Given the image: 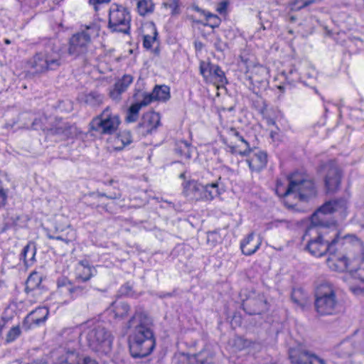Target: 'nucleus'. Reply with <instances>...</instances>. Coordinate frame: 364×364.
<instances>
[{
    "label": "nucleus",
    "mask_w": 364,
    "mask_h": 364,
    "mask_svg": "<svg viewBox=\"0 0 364 364\" xmlns=\"http://www.w3.org/2000/svg\"><path fill=\"white\" fill-rule=\"evenodd\" d=\"M218 234L217 231H212L208 232V242H210L211 240L213 241V245H214L218 241Z\"/></svg>",
    "instance_id": "obj_48"
},
{
    "label": "nucleus",
    "mask_w": 364,
    "mask_h": 364,
    "mask_svg": "<svg viewBox=\"0 0 364 364\" xmlns=\"http://www.w3.org/2000/svg\"><path fill=\"white\" fill-rule=\"evenodd\" d=\"M151 318L143 312H136L129 321L132 328L129 336V351L133 358H144L154 349L156 340L151 327Z\"/></svg>",
    "instance_id": "obj_2"
},
{
    "label": "nucleus",
    "mask_w": 364,
    "mask_h": 364,
    "mask_svg": "<svg viewBox=\"0 0 364 364\" xmlns=\"http://www.w3.org/2000/svg\"><path fill=\"white\" fill-rule=\"evenodd\" d=\"M242 306L243 309L250 315L260 314L267 310V301L262 294L250 296Z\"/></svg>",
    "instance_id": "obj_15"
},
{
    "label": "nucleus",
    "mask_w": 364,
    "mask_h": 364,
    "mask_svg": "<svg viewBox=\"0 0 364 364\" xmlns=\"http://www.w3.org/2000/svg\"><path fill=\"white\" fill-rule=\"evenodd\" d=\"M141 107L139 103L136 102L132 105L128 109L126 121L128 122H135L138 118L139 112Z\"/></svg>",
    "instance_id": "obj_37"
},
{
    "label": "nucleus",
    "mask_w": 364,
    "mask_h": 364,
    "mask_svg": "<svg viewBox=\"0 0 364 364\" xmlns=\"http://www.w3.org/2000/svg\"><path fill=\"white\" fill-rule=\"evenodd\" d=\"M132 82L133 77L132 75H124L121 79L114 83V87L110 89L109 92L110 98L115 102H119L122 94L127 90Z\"/></svg>",
    "instance_id": "obj_17"
},
{
    "label": "nucleus",
    "mask_w": 364,
    "mask_h": 364,
    "mask_svg": "<svg viewBox=\"0 0 364 364\" xmlns=\"http://www.w3.org/2000/svg\"><path fill=\"white\" fill-rule=\"evenodd\" d=\"M261 242L255 240L253 233H250L244 239L240 244V248L242 253L245 255H252L259 247Z\"/></svg>",
    "instance_id": "obj_23"
},
{
    "label": "nucleus",
    "mask_w": 364,
    "mask_h": 364,
    "mask_svg": "<svg viewBox=\"0 0 364 364\" xmlns=\"http://www.w3.org/2000/svg\"><path fill=\"white\" fill-rule=\"evenodd\" d=\"M279 223H287V221L283 220H276L274 222H273V225H274L275 226H278Z\"/></svg>",
    "instance_id": "obj_58"
},
{
    "label": "nucleus",
    "mask_w": 364,
    "mask_h": 364,
    "mask_svg": "<svg viewBox=\"0 0 364 364\" xmlns=\"http://www.w3.org/2000/svg\"><path fill=\"white\" fill-rule=\"evenodd\" d=\"M229 134L231 136H235L238 138L240 136L239 132H237L235 128H230L229 130Z\"/></svg>",
    "instance_id": "obj_53"
},
{
    "label": "nucleus",
    "mask_w": 364,
    "mask_h": 364,
    "mask_svg": "<svg viewBox=\"0 0 364 364\" xmlns=\"http://www.w3.org/2000/svg\"><path fill=\"white\" fill-rule=\"evenodd\" d=\"M122 291L123 294H125L128 296L131 295V287H129L128 284H126L124 285L122 288Z\"/></svg>",
    "instance_id": "obj_52"
},
{
    "label": "nucleus",
    "mask_w": 364,
    "mask_h": 364,
    "mask_svg": "<svg viewBox=\"0 0 364 364\" xmlns=\"http://www.w3.org/2000/svg\"><path fill=\"white\" fill-rule=\"evenodd\" d=\"M79 100L81 102L87 106L97 107L103 103L104 95L97 91L93 90L89 92L82 93L79 96Z\"/></svg>",
    "instance_id": "obj_21"
},
{
    "label": "nucleus",
    "mask_w": 364,
    "mask_h": 364,
    "mask_svg": "<svg viewBox=\"0 0 364 364\" xmlns=\"http://www.w3.org/2000/svg\"><path fill=\"white\" fill-rule=\"evenodd\" d=\"M100 27L97 23L82 25L80 30L69 40L68 54L75 58L82 57L88 61L92 55V39L99 35Z\"/></svg>",
    "instance_id": "obj_3"
},
{
    "label": "nucleus",
    "mask_w": 364,
    "mask_h": 364,
    "mask_svg": "<svg viewBox=\"0 0 364 364\" xmlns=\"http://www.w3.org/2000/svg\"><path fill=\"white\" fill-rule=\"evenodd\" d=\"M148 28L151 31L153 36L151 35H144L143 45L144 48L149 49L152 47L153 43L156 40V36L158 35L156 28L155 25L151 23L149 25Z\"/></svg>",
    "instance_id": "obj_36"
},
{
    "label": "nucleus",
    "mask_w": 364,
    "mask_h": 364,
    "mask_svg": "<svg viewBox=\"0 0 364 364\" xmlns=\"http://www.w3.org/2000/svg\"><path fill=\"white\" fill-rule=\"evenodd\" d=\"M163 5L166 9L171 11V16H176L181 13L180 0H168Z\"/></svg>",
    "instance_id": "obj_38"
},
{
    "label": "nucleus",
    "mask_w": 364,
    "mask_h": 364,
    "mask_svg": "<svg viewBox=\"0 0 364 364\" xmlns=\"http://www.w3.org/2000/svg\"><path fill=\"white\" fill-rule=\"evenodd\" d=\"M6 201L2 200L0 199V209L4 208L6 205Z\"/></svg>",
    "instance_id": "obj_61"
},
{
    "label": "nucleus",
    "mask_w": 364,
    "mask_h": 364,
    "mask_svg": "<svg viewBox=\"0 0 364 364\" xmlns=\"http://www.w3.org/2000/svg\"><path fill=\"white\" fill-rule=\"evenodd\" d=\"M131 20V14L127 8L115 3L110 6L107 28L111 32L129 33Z\"/></svg>",
    "instance_id": "obj_8"
},
{
    "label": "nucleus",
    "mask_w": 364,
    "mask_h": 364,
    "mask_svg": "<svg viewBox=\"0 0 364 364\" xmlns=\"http://www.w3.org/2000/svg\"><path fill=\"white\" fill-rule=\"evenodd\" d=\"M200 73L207 81H214L220 84L227 82L225 73L218 65L201 61L200 63Z\"/></svg>",
    "instance_id": "obj_13"
},
{
    "label": "nucleus",
    "mask_w": 364,
    "mask_h": 364,
    "mask_svg": "<svg viewBox=\"0 0 364 364\" xmlns=\"http://www.w3.org/2000/svg\"><path fill=\"white\" fill-rule=\"evenodd\" d=\"M153 96L155 100L166 101L169 100L170 88L167 85H156L152 91Z\"/></svg>",
    "instance_id": "obj_28"
},
{
    "label": "nucleus",
    "mask_w": 364,
    "mask_h": 364,
    "mask_svg": "<svg viewBox=\"0 0 364 364\" xmlns=\"http://www.w3.org/2000/svg\"><path fill=\"white\" fill-rule=\"evenodd\" d=\"M62 65V53L56 46H48L41 52L37 53L28 61V66L33 73H43L57 70Z\"/></svg>",
    "instance_id": "obj_6"
},
{
    "label": "nucleus",
    "mask_w": 364,
    "mask_h": 364,
    "mask_svg": "<svg viewBox=\"0 0 364 364\" xmlns=\"http://www.w3.org/2000/svg\"><path fill=\"white\" fill-rule=\"evenodd\" d=\"M326 171L325 186L328 192H335L339 187L341 173L335 161H329L324 166Z\"/></svg>",
    "instance_id": "obj_12"
},
{
    "label": "nucleus",
    "mask_w": 364,
    "mask_h": 364,
    "mask_svg": "<svg viewBox=\"0 0 364 364\" xmlns=\"http://www.w3.org/2000/svg\"><path fill=\"white\" fill-rule=\"evenodd\" d=\"M289 358L291 364H326L323 358L301 346L289 348Z\"/></svg>",
    "instance_id": "obj_11"
},
{
    "label": "nucleus",
    "mask_w": 364,
    "mask_h": 364,
    "mask_svg": "<svg viewBox=\"0 0 364 364\" xmlns=\"http://www.w3.org/2000/svg\"><path fill=\"white\" fill-rule=\"evenodd\" d=\"M180 177L181 178H184L185 177V173H181Z\"/></svg>",
    "instance_id": "obj_64"
},
{
    "label": "nucleus",
    "mask_w": 364,
    "mask_h": 364,
    "mask_svg": "<svg viewBox=\"0 0 364 364\" xmlns=\"http://www.w3.org/2000/svg\"><path fill=\"white\" fill-rule=\"evenodd\" d=\"M317 235L311 239L306 249L315 257H321L328 252L331 257L326 260L330 269L336 272H344L348 269V259L345 256L335 254L346 245L348 235L341 237L335 227L321 226L316 230Z\"/></svg>",
    "instance_id": "obj_1"
},
{
    "label": "nucleus",
    "mask_w": 364,
    "mask_h": 364,
    "mask_svg": "<svg viewBox=\"0 0 364 364\" xmlns=\"http://www.w3.org/2000/svg\"><path fill=\"white\" fill-rule=\"evenodd\" d=\"M7 192L3 187L2 182L0 181V199L7 202Z\"/></svg>",
    "instance_id": "obj_50"
},
{
    "label": "nucleus",
    "mask_w": 364,
    "mask_h": 364,
    "mask_svg": "<svg viewBox=\"0 0 364 364\" xmlns=\"http://www.w3.org/2000/svg\"><path fill=\"white\" fill-rule=\"evenodd\" d=\"M347 208V200L340 198L326 202L311 216V223L314 226H323L326 223V215L333 213H344Z\"/></svg>",
    "instance_id": "obj_10"
},
{
    "label": "nucleus",
    "mask_w": 364,
    "mask_h": 364,
    "mask_svg": "<svg viewBox=\"0 0 364 364\" xmlns=\"http://www.w3.org/2000/svg\"><path fill=\"white\" fill-rule=\"evenodd\" d=\"M114 338L112 332L100 323L90 326L86 331L89 347L101 355H107L112 351Z\"/></svg>",
    "instance_id": "obj_5"
},
{
    "label": "nucleus",
    "mask_w": 364,
    "mask_h": 364,
    "mask_svg": "<svg viewBox=\"0 0 364 364\" xmlns=\"http://www.w3.org/2000/svg\"><path fill=\"white\" fill-rule=\"evenodd\" d=\"M160 124V117L157 113H147L144 115L139 128L144 135H147L155 131Z\"/></svg>",
    "instance_id": "obj_18"
},
{
    "label": "nucleus",
    "mask_w": 364,
    "mask_h": 364,
    "mask_svg": "<svg viewBox=\"0 0 364 364\" xmlns=\"http://www.w3.org/2000/svg\"><path fill=\"white\" fill-rule=\"evenodd\" d=\"M154 6L151 0H139L137 1V11L141 16H145L147 14L152 13Z\"/></svg>",
    "instance_id": "obj_35"
},
{
    "label": "nucleus",
    "mask_w": 364,
    "mask_h": 364,
    "mask_svg": "<svg viewBox=\"0 0 364 364\" xmlns=\"http://www.w3.org/2000/svg\"><path fill=\"white\" fill-rule=\"evenodd\" d=\"M41 283V276L36 272L31 273L26 282V292L29 293L31 291L36 290L37 288H38Z\"/></svg>",
    "instance_id": "obj_32"
},
{
    "label": "nucleus",
    "mask_w": 364,
    "mask_h": 364,
    "mask_svg": "<svg viewBox=\"0 0 364 364\" xmlns=\"http://www.w3.org/2000/svg\"><path fill=\"white\" fill-rule=\"evenodd\" d=\"M205 16H206L207 19H213V23H211L210 24H206L207 26H209L213 28H217L219 26L220 23V19L216 15L212 14L210 13H207V14H205Z\"/></svg>",
    "instance_id": "obj_44"
},
{
    "label": "nucleus",
    "mask_w": 364,
    "mask_h": 364,
    "mask_svg": "<svg viewBox=\"0 0 364 364\" xmlns=\"http://www.w3.org/2000/svg\"><path fill=\"white\" fill-rule=\"evenodd\" d=\"M194 8V10L198 11V12H201L203 14H204L205 15V13L204 11H203L202 9H200L198 6H196L193 7Z\"/></svg>",
    "instance_id": "obj_60"
},
{
    "label": "nucleus",
    "mask_w": 364,
    "mask_h": 364,
    "mask_svg": "<svg viewBox=\"0 0 364 364\" xmlns=\"http://www.w3.org/2000/svg\"><path fill=\"white\" fill-rule=\"evenodd\" d=\"M238 139H239L240 141H241L242 142H243L244 144H245V145H246V146H247V149H246L245 150H249V149H250L249 143H248V142H247V141L243 138V136H241V135H240V136L238 137Z\"/></svg>",
    "instance_id": "obj_57"
},
{
    "label": "nucleus",
    "mask_w": 364,
    "mask_h": 364,
    "mask_svg": "<svg viewBox=\"0 0 364 364\" xmlns=\"http://www.w3.org/2000/svg\"><path fill=\"white\" fill-rule=\"evenodd\" d=\"M354 278L360 282V284L358 287V289L364 292V267H361L355 270L354 275Z\"/></svg>",
    "instance_id": "obj_41"
},
{
    "label": "nucleus",
    "mask_w": 364,
    "mask_h": 364,
    "mask_svg": "<svg viewBox=\"0 0 364 364\" xmlns=\"http://www.w3.org/2000/svg\"><path fill=\"white\" fill-rule=\"evenodd\" d=\"M21 329L18 326L12 327L6 335V342L7 343L15 341L21 334Z\"/></svg>",
    "instance_id": "obj_40"
},
{
    "label": "nucleus",
    "mask_w": 364,
    "mask_h": 364,
    "mask_svg": "<svg viewBox=\"0 0 364 364\" xmlns=\"http://www.w3.org/2000/svg\"><path fill=\"white\" fill-rule=\"evenodd\" d=\"M228 6V3L225 1L220 2L217 7V11L220 14H225L227 11Z\"/></svg>",
    "instance_id": "obj_49"
},
{
    "label": "nucleus",
    "mask_w": 364,
    "mask_h": 364,
    "mask_svg": "<svg viewBox=\"0 0 364 364\" xmlns=\"http://www.w3.org/2000/svg\"><path fill=\"white\" fill-rule=\"evenodd\" d=\"M66 124L67 122H61L56 125L55 127L50 129L49 131L50 134L59 136L63 139L65 130L64 128H65Z\"/></svg>",
    "instance_id": "obj_42"
},
{
    "label": "nucleus",
    "mask_w": 364,
    "mask_h": 364,
    "mask_svg": "<svg viewBox=\"0 0 364 364\" xmlns=\"http://www.w3.org/2000/svg\"><path fill=\"white\" fill-rule=\"evenodd\" d=\"M238 139H239L240 141H241L242 142H243L244 144H245V145H246V146H247V149H246L245 150H249V149H250L249 143H248V142H247V141L243 138V136H241V135H240V136L238 137Z\"/></svg>",
    "instance_id": "obj_55"
},
{
    "label": "nucleus",
    "mask_w": 364,
    "mask_h": 364,
    "mask_svg": "<svg viewBox=\"0 0 364 364\" xmlns=\"http://www.w3.org/2000/svg\"><path fill=\"white\" fill-rule=\"evenodd\" d=\"M58 364H98L95 360L88 356L80 355L75 352H68L62 356Z\"/></svg>",
    "instance_id": "obj_19"
},
{
    "label": "nucleus",
    "mask_w": 364,
    "mask_h": 364,
    "mask_svg": "<svg viewBox=\"0 0 364 364\" xmlns=\"http://www.w3.org/2000/svg\"><path fill=\"white\" fill-rule=\"evenodd\" d=\"M315 299H337L334 287L328 282H321L317 286Z\"/></svg>",
    "instance_id": "obj_22"
},
{
    "label": "nucleus",
    "mask_w": 364,
    "mask_h": 364,
    "mask_svg": "<svg viewBox=\"0 0 364 364\" xmlns=\"http://www.w3.org/2000/svg\"><path fill=\"white\" fill-rule=\"evenodd\" d=\"M220 179L219 177L216 181L206 184L188 181L183 186V194L192 200L211 201L221 193Z\"/></svg>",
    "instance_id": "obj_7"
},
{
    "label": "nucleus",
    "mask_w": 364,
    "mask_h": 364,
    "mask_svg": "<svg viewBox=\"0 0 364 364\" xmlns=\"http://www.w3.org/2000/svg\"><path fill=\"white\" fill-rule=\"evenodd\" d=\"M240 155L248 156L247 163L252 171L259 172L263 169L267 163V154L261 150H245L239 151Z\"/></svg>",
    "instance_id": "obj_14"
},
{
    "label": "nucleus",
    "mask_w": 364,
    "mask_h": 364,
    "mask_svg": "<svg viewBox=\"0 0 364 364\" xmlns=\"http://www.w3.org/2000/svg\"><path fill=\"white\" fill-rule=\"evenodd\" d=\"M314 305L316 312L321 316L335 314L339 308L338 299H315Z\"/></svg>",
    "instance_id": "obj_16"
},
{
    "label": "nucleus",
    "mask_w": 364,
    "mask_h": 364,
    "mask_svg": "<svg viewBox=\"0 0 364 364\" xmlns=\"http://www.w3.org/2000/svg\"><path fill=\"white\" fill-rule=\"evenodd\" d=\"M314 2V0H306L304 2V4L301 6H299L298 9H301L305 8V7L311 5Z\"/></svg>",
    "instance_id": "obj_54"
},
{
    "label": "nucleus",
    "mask_w": 364,
    "mask_h": 364,
    "mask_svg": "<svg viewBox=\"0 0 364 364\" xmlns=\"http://www.w3.org/2000/svg\"><path fill=\"white\" fill-rule=\"evenodd\" d=\"M228 146L230 147V151H231V153H232V154H235V153H237V149H236V147H235V146H231V145H229Z\"/></svg>",
    "instance_id": "obj_59"
},
{
    "label": "nucleus",
    "mask_w": 364,
    "mask_h": 364,
    "mask_svg": "<svg viewBox=\"0 0 364 364\" xmlns=\"http://www.w3.org/2000/svg\"><path fill=\"white\" fill-rule=\"evenodd\" d=\"M308 295L301 289H294L291 292V299L298 306L304 308L308 303Z\"/></svg>",
    "instance_id": "obj_26"
},
{
    "label": "nucleus",
    "mask_w": 364,
    "mask_h": 364,
    "mask_svg": "<svg viewBox=\"0 0 364 364\" xmlns=\"http://www.w3.org/2000/svg\"><path fill=\"white\" fill-rule=\"evenodd\" d=\"M333 353L341 358H348L355 351V344L350 340H344L333 348Z\"/></svg>",
    "instance_id": "obj_20"
},
{
    "label": "nucleus",
    "mask_w": 364,
    "mask_h": 364,
    "mask_svg": "<svg viewBox=\"0 0 364 364\" xmlns=\"http://www.w3.org/2000/svg\"><path fill=\"white\" fill-rule=\"evenodd\" d=\"M134 98L141 107H146L155 100L152 92L146 93L139 90L134 93Z\"/></svg>",
    "instance_id": "obj_33"
},
{
    "label": "nucleus",
    "mask_w": 364,
    "mask_h": 364,
    "mask_svg": "<svg viewBox=\"0 0 364 364\" xmlns=\"http://www.w3.org/2000/svg\"><path fill=\"white\" fill-rule=\"evenodd\" d=\"M64 129L63 139H73L80 134L78 129L75 125L70 124L68 122H67Z\"/></svg>",
    "instance_id": "obj_39"
},
{
    "label": "nucleus",
    "mask_w": 364,
    "mask_h": 364,
    "mask_svg": "<svg viewBox=\"0 0 364 364\" xmlns=\"http://www.w3.org/2000/svg\"><path fill=\"white\" fill-rule=\"evenodd\" d=\"M111 311L114 313V318H123L127 315L129 306L125 302L114 301L112 304Z\"/></svg>",
    "instance_id": "obj_30"
},
{
    "label": "nucleus",
    "mask_w": 364,
    "mask_h": 364,
    "mask_svg": "<svg viewBox=\"0 0 364 364\" xmlns=\"http://www.w3.org/2000/svg\"><path fill=\"white\" fill-rule=\"evenodd\" d=\"M63 333H66L68 335L71 334L72 335V339L75 340L77 338L78 332L74 331L73 329H66L64 331Z\"/></svg>",
    "instance_id": "obj_51"
},
{
    "label": "nucleus",
    "mask_w": 364,
    "mask_h": 364,
    "mask_svg": "<svg viewBox=\"0 0 364 364\" xmlns=\"http://www.w3.org/2000/svg\"><path fill=\"white\" fill-rule=\"evenodd\" d=\"M58 288H65V290L69 293L70 298L73 299H75L86 293L85 287L82 286L73 287L70 283L65 284V283H60V282L58 281Z\"/></svg>",
    "instance_id": "obj_27"
},
{
    "label": "nucleus",
    "mask_w": 364,
    "mask_h": 364,
    "mask_svg": "<svg viewBox=\"0 0 364 364\" xmlns=\"http://www.w3.org/2000/svg\"><path fill=\"white\" fill-rule=\"evenodd\" d=\"M314 230H315V228H314V227H311V228H309V230H307V232H311V231H314Z\"/></svg>",
    "instance_id": "obj_62"
},
{
    "label": "nucleus",
    "mask_w": 364,
    "mask_h": 364,
    "mask_svg": "<svg viewBox=\"0 0 364 364\" xmlns=\"http://www.w3.org/2000/svg\"><path fill=\"white\" fill-rule=\"evenodd\" d=\"M238 139H239L240 141H241L242 142H243L244 144H245V145H246V146H247V149H246L245 150H249V149H250L249 143H248V142H247V141L243 138V136H241V135H240V136L238 137Z\"/></svg>",
    "instance_id": "obj_56"
},
{
    "label": "nucleus",
    "mask_w": 364,
    "mask_h": 364,
    "mask_svg": "<svg viewBox=\"0 0 364 364\" xmlns=\"http://www.w3.org/2000/svg\"><path fill=\"white\" fill-rule=\"evenodd\" d=\"M175 151L177 154L184 156L186 159H190L191 157V144L186 141H178Z\"/></svg>",
    "instance_id": "obj_34"
},
{
    "label": "nucleus",
    "mask_w": 364,
    "mask_h": 364,
    "mask_svg": "<svg viewBox=\"0 0 364 364\" xmlns=\"http://www.w3.org/2000/svg\"><path fill=\"white\" fill-rule=\"evenodd\" d=\"M288 179V188L284 193L285 206L293 208L296 205L290 202L291 198H298L301 202H308L316 198L317 190L312 180L305 179L297 173L289 176Z\"/></svg>",
    "instance_id": "obj_4"
},
{
    "label": "nucleus",
    "mask_w": 364,
    "mask_h": 364,
    "mask_svg": "<svg viewBox=\"0 0 364 364\" xmlns=\"http://www.w3.org/2000/svg\"><path fill=\"white\" fill-rule=\"evenodd\" d=\"M4 43H5L6 44L9 45V44H10V43H11V41H10V40H9V39H5V40H4Z\"/></svg>",
    "instance_id": "obj_63"
},
{
    "label": "nucleus",
    "mask_w": 364,
    "mask_h": 364,
    "mask_svg": "<svg viewBox=\"0 0 364 364\" xmlns=\"http://www.w3.org/2000/svg\"><path fill=\"white\" fill-rule=\"evenodd\" d=\"M96 195L97 197H106L107 198L112 200L119 199L122 196V193L119 190H117V191H114L113 193H109V194H107L105 193L97 192Z\"/></svg>",
    "instance_id": "obj_43"
},
{
    "label": "nucleus",
    "mask_w": 364,
    "mask_h": 364,
    "mask_svg": "<svg viewBox=\"0 0 364 364\" xmlns=\"http://www.w3.org/2000/svg\"><path fill=\"white\" fill-rule=\"evenodd\" d=\"M111 0H88L90 6L93 7L95 12H98L100 10V5L103 4H108Z\"/></svg>",
    "instance_id": "obj_45"
},
{
    "label": "nucleus",
    "mask_w": 364,
    "mask_h": 364,
    "mask_svg": "<svg viewBox=\"0 0 364 364\" xmlns=\"http://www.w3.org/2000/svg\"><path fill=\"white\" fill-rule=\"evenodd\" d=\"M92 269L87 260L78 262L76 268V279L79 281L87 282L92 277Z\"/></svg>",
    "instance_id": "obj_25"
},
{
    "label": "nucleus",
    "mask_w": 364,
    "mask_h": 364,
    "mask_svg": "<svg viewBox=\"0 0 364 364\" xmlns=\"http://www.w3.org/2000/svg\"><path fill=\"white\" fill-rule=\"evenodd\" d=\"M214 46L217 50L221 52L223 51L227 48L226 43L222 42V41L219 38L216 39V41L214 43Z\"/></svg>",
    "instance_id": "obj_47"
},
{
    "label": "nucleus",
    "mask_w": 364,
    "mask_h": 364,
    "mask_svg": "<svg viewBox=\"0 0 364 364\" xmlns=\"http://www.w3.org/2000/svg\"><path fill=\"white\" fill-rule=\"evenodd\" d=\"M49 239H53V240H61V241H63L65 243H68L70 242L72 240H73V237H68V234H67L66 235H51L50 233H48L47 235Z\"/></svg>",
    "instance_id": "obj_46"
},
{
    "label": "nucleus",
    "mask_w": 364,
    "mask_h": 364,
    "mask_svg": "<svg viewBox=\"0 0 364 364\" xmlns=\"http://www.w3.org/2000/svg\"><path fill=\"white\" fill-rule=\"evenodd\" d=\"M132 141V136L130 131H120L113 139V148L116 151H121L126 146L130 144Z\"/></svg>",
    "instance_id": "obj_24"
},
{
    "label": "nucleus",
    "mask_w": 364,
    "mask_h": 364,
    "mask_svg": "<svg viewBox=\"0 0 364 364\" xmlns=\"http://www.w3.org/2000/svg\"><path fill=\"white\" fill-rule=\"evenodd\" d=\"M48 309L46 307H40L32 311L29 316L33 323L39 325L43 323L48 315Z\"/></svg>",
    "instance_id": "obj_31"
},
{
    "label": "nucleus",
    "mask_w": 364,
    "mask_h": 364,
    "mask_svg": "<svg viewBox=\"0 0 364 364\" xmlns=\"http://www.w3.org/2000/svg\"><path fill=\"white\" fill-rule=\"evenodd\" d=\"M120 124L119 117L113 114L109 107H106L103 112L92 119L90 129L100 134H112Z\"/></svg>",
    "instance_id": "obj_9"
},
{
    "label": "nucleus",
    "mask_w": 364,
    "mask_h": 364,
    "mask_svg": "<svg viewBox=\"0 0 364 364\" xmlns=\"http://www.w3.org/2000/svg\"><path fill=\"white\" fill-rule=\"evenodd\" d=\"M36 252V245L33 242H28L23 249L21 254V259H23L25 264L33 262Z\"/></svg>",
    "instance_id": "obj_29"
}]
</instances>
